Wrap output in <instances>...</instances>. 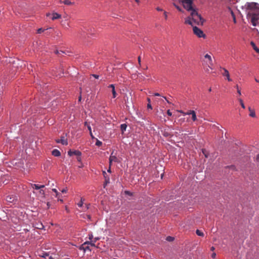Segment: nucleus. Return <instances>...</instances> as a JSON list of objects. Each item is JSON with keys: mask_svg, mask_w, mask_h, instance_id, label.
<instances>
[{"mask_svg": "<svg viewBox=\"0 0 259 259\" xmlns=\"http://www.w3.org/2000/svg\"><path fill=\"white\" fill-rule=\"evenodd\" d=\"M247 17L250 20L253 26H256L259 19V9L255 10L253 12H249Z\"/></svg>", "mask_w": 259, "mask_h": 259, "instance_id": "1", "label": "nucleus"}, {"mask_svg": "<svg viewBox=\"0 0 259 259\" xmlns=\"http://www.w3.org/2000/svg\"><path fill=\"white\" fill-rule=\"evenodd\" d=\"M191 15L192 21L198 25H202L204 20L202 18L200 15L198 14L195 10H192L191 12Z\"/></svg>", "mask_w": 259, "mask_h": 259, "instance_id": "2", "label": "nucleus"}, {"mask_svg": "<svg viewBox=\"0 0 259 259\" xmlns=\"http://www.w3.org/2000/svg\"><path fill=\"white\" fill-rule=\"evenodd\" d=\"M183 5L184 8L188 11L192 12L194 10L192 7V1L191 0H180Z\"/></svg>", "mask_w": 259, "mask_h": 259, "instance_id": "3", "label": "nucleus"}, {"mask_svg": "<svg viewBox=\"0 0 259 259\" xmlns=\"http://www.w3.org/2000/svg\"><path fill=\"white\" fill-rule=\"evenodd\" d=\"M193 30L194 33L198 37L203 38L205 37V34L203 33V31L199 29L198 27L196 26H194L193 27Z\"/></svg>", "mask_w": 259, "mask_h": 259, "instance_id": "4", "label": "nucleus"}, {"mask_svg": "<svg viewBox=\"0 0 259 259\" xmlns=\"http://www.w3.org/2000/svg\"><path fill=\"white\" fill-rule=\"evenodd\" d=\"M204 59H205V62L207 63L208 67L212 69L213 63L211 56L208 54H206L204 56Z\"/></svg>", "mask_w": 259, "mask_h": 259, "instance_id": "5", "label": "nucleus"}, {"mask_svg": "<svg viewBox=\"0 0 259 259\" xmlns=\"http://www.w3.org/2000/svg\"><path fill=\"white\" fill-rule=\"evenodd\" d=\"M56 142L57 143H61L62 145H68V142L67 139L65 138L64 136H61L60 139H57L56 140Z\"/></svg>", "mask_w": 259, "mask_h": 259, "instance_id": "6", "label": "nucleus"}, {"mask_svg": "<svg viewBox=\"0 0 259 259\" xmlns=\"http://www.w3.org/2000/svg\"><path fill=\"white\" fill-rule=\"evenodd\" d=\"M257 4L255 3H248L247 8L250 9V12H253L254 10H257Z\"/></svg>", "mask_w": 259, "mask_h": 259, "instance_id": "7", "label": "nucleus"}, {"mask_svg": "<svg viewBox=\"0 0 259 259\" xmlns=\"http://www.w3.org/2000/svg\"><path fill=\"white\" fill-rule=\"evenodd\" d=\"M221 69H222L223 70H224V72L222 73V75L224 76H226L227 77V80L229 81H232V79L230 77V74H229V71L226 69V68H221Z\"/></svg>", "mask_w": 259, "mask_h": 259, "instance_id": "8", "label": "nucleus"}, {"mask_svg": "<svg viewBox=\"0 0 259 259\" xmlns=\"http://www.w3.org/2000/svg\"><path fill=\"white\" fill-rule=\"evenodd\" d=\"M68 154L70 156H71L73 155H76L77 156H80L81 155V152H80L78 150H75L74 151H72L71 150H69V151H68Z\"/></svg>", "mask_w": 259, "mask_h": 259, "instance_id": "9", "label": "nucleus"}, {"mask_svg": "<svg viewBox=\"0 0 259 259\" xmlns=\"http://www.w3.org/2000/svg\"><path fill=\"white\" fill-rule=\"evenodd\" d=\"M113 151L112 152L111 155L109 157V161H112L113 162H117L119 163V161L118 160V159L115 155H113Z\"/></svg>", "mask_w": 259, "mask_h": 259, "instance_id": "10", "label": "nucleus"}, {"mask_svg": "<svg viewBox=\"0 0 259 259\" xmlns=\"http://www.w3.org/2000/svg\"><path fill=\"white\" fill-rule=\"evenodd\" d=\"M52 30V28H47L46 29H43L42 28H39L38 30H37V33H41V32H45V31H46V33L48 35L49 33H50L51 32L49 31L48 30Z\"/></svg>", "mask_w": 259, "mask_h": 259, "instance_id": "11", "label": "nucleus"}, {"mask_svg": "<svg viewBox=\"0 0 259 259\" xmlns=\"http://www.w3.org/2000/svg\"><path fill=\"white\" fill-rule=\"evenodd\" d=\"M103 173L104 177L105 178V184L104 185V187H105V185H106L107 184L109 183L110 178L109 177L107 176V174L105 171H104L103 172Z\"/></svg>", "mask_w": 259, "mask_h": 259, "instance_id": "12", "label": "nucleus"}, {"mask_svg": "<svg viewBox=\"0 0 259 259\" xmlns=\"http://www.w3.org/2000/svg\"><path fill=\"white\" fill-rule=\"evenodd\" d=\"M185 23L186 24L191 25V26L193 25L192 20V17H191V15H190V16H189L185 19Z\"/></svg>", "mask_w": 259, "mask_h": 259, "instance_id": "13", "label": "nucleus"}, {"mask_svg": "<svg viewBox=\"0 0 259 259\" xmlns=\"http://www.w3.org/2000/svg\"><path fill=\"white\" fill-rule=\"evenodd\" d=\"M16 199V197L13 195L7 196L6 197V200L9 202H13Z\"/></svg>", "mask_w": 259, "mask_h": 259, "instance_id": "14", "label": "nucleus"}, {"mask_svg": "<svg viewBox=\"0 0 259 259\" xmlns=\"http://www.w3.org/2000/svg\"><path fill=\"white\" fill-rule=\"evenodd\" d=\"M52 154L53 155L56 157H58L61 155L60 152L57 149H54L52 152Z\"/></svg>", "mask_w": 259, "mask_h": 259, "instance_id": "15", "label": "nucleus"}, {"mask_svg": "<svg viewBox=\"0 0 259 259\" xmlns=\"http://www.w3.org/2000/svg\"><path fill=\"white\" fill-rule=\"evenodd\" d=\"M60 18H61V15H60L57 13H54L52 14V19L53 20H56V19H59Z\"/></svg>", "mask_w": 259, "mask_h": 259, "instance_id": "16", "label": "nucleus"}, {"mask_svg": "<svg viewBox=\"0 0 259 259\" xmlns=\"http://www.w3.org/2000/svg\"><path fill=\"white\" fill-rule=\"evenodd\" d=\"M248 110L250 112L249 116L252 117H255V113L253 109H252L250 107H248Z\"/></svg>", "mask_w": 259, "mask_h": 259, "instance_id": "17", "label": "nucleus"}, {"mask_svg": "<svg viewBox=\"0 0 259 259\" xmlns=\"http://www.w3.org/2000/svg\"><path fill=\"white\" fill-rule=\"evenodd\" d=\"M250 45L251 47L253 48V50L257 53L259 54V49L256 46L254 42L251 41L250 42Z\"/></svg>", "mask_w": 259, "mask_h": 259, "instance_id": "18", "label": "nucleus"}, {"mask_svg": "<svg viewBox=\"0 0 259 259\" xmlns=\"http://www.w3.org/2000/svg\"><path fill=\"white\" fill-rule=\"evenodd\" d=\"M60 3H63L65 5H68V6L71 5L73 4V3L70 2L69 0H60Z\"/></svg>", "mask_w": 259, "mask_h": 259, "instance_id": "19", "label": "nucleus"}, {"mask_svg": "<svg viewBox=\"0 0 259 259\" xmlns=\"http://www.w3.org/2000/svg\"><path fill=\"white\" fill-rule=\"evenodd\" d=\"M89 241H86L83 244L79 246L78 248L80 250H83L85 252V245L89 244Z\"/></svg>", "mask_w": 259, "mask_h": 259, "instance_id": "20", "label": "nucleus"}, {"mask_svg": "<svg viewBox=\"0 0 259 259\" xmlns=\"http://www.w3.org/2000/svg\"><path fill=\"white\" fill-rule=\"evenodd\" d=\"M126 127L127 125L125 123L120 125V130L121 131L122 133H123L126 130Z\"/></svg>", "mask_w": 259, "mask_h": 259, "instance_id": "21", "label": "nucleus"}, {"mask_svg": "<svg viewBox=\"0 0 259 259\" xmlns=\"http://www.w3.org/2000/svg\"><path fill=\"white\" fill-rule=\"evenodd\" d=\"M192 119L193 121H195L197 120L196 113L194 111H192Z\"/></svg>", "mask_w": 259, "mask_h": 259, "instance_id": "22", "label": "nucleus"}, {"mask_svg": "<svg viewBox=\"0 0 259 259\" xmlns=\"http://www.w3.org/2000/svg\"><path fill=\"white\" fill-rule=\"evenodd\" d=\"M196 233L198 236H204V233L199 230H197L196 231Z\"/></svg>", "mask_w": 259, "mask_h": 259, "instance_id": "23", "label": "nucleus"}, {"mask_svg": "<svg viewBox=\"0 0 259 259\" xmlns=\"http://www.w3.org/2000/svg\"><path fill=\"white\" fill-rule=\"evenodd\" d=\"M39 195L43 198L45 197V191L42 190V189H40L39 191Z\"/></svg>", "mask_w": 259, "mask_h": 259, "instance_id": "24", "label": "nucleus"}, {"mask_svg": "<svg viewBox=\"0 0 259 259\" xmlns=\"http://www.w3.org/2000/svg\"><path fill=\"white\" fill-rule=\"evenodd\" d=\"M31 186L33 189H36V190H39V185L37 184H31Z\"/></svg>", "mask_w": 259, "mask_h": 259, "instance_id": "25", "label": "nucleus"}, {"mask_svg": "<svg viewBox=\"0 0 259 259\" xmlns=\"http://www.w3.org/2000/svg\"><path fill=\"white\" fill-rule=\"evenodd\" d=\"M238 100H239V102L240 103V105H241L242 108H243V109H245V105H244V104L243 103V100L241 99H239Z\"/></svg>", "mask_w": 259, "mask_h": 259, "instance_id": "26", "label": "nucleus"}, {"mask_svg": "<svg viewBox=\"0 0 259 259\" xmlns=\"http://www.w3.org/2000/svg\"><path fill=\"white\" fill-rule=\"evenodd\" d=\"M202 152L203 154L204 155L205 157H206V158L208 157V154L205 149H202Z\"/></svg>", "mask_w": 259, "mask_h": 259, "instance_id": "27", "label": "nucleus"}, {"mask_svg": "<svg viewBox=\"0 0 259 259\" xmlns=\"http://www.w3.org/2000/svg\"><path fill=\"white\" fill-rule=\"evenodd\" d=\"M102 145V142L97 139L96 145L99 147V146H101Z\"/></svg>", "mask_w": 259, "mask_h": 259, "instance_id": "28", "label": "nucleus"}, {"mask_svg": "<svg viewBox=\"0 0 259 259\" xmlns=\"http://www.w3.org/2000/svg\"><path fill=\"white\" fill-rule=\"evenodd\" d=\"M112 93L113 95V98H115L116 97L117 95L115 89L112 90Z\"/></svg>", "mask_w": 259, "mask_h": 259, "instance_id": "29", "label": "nucleus"}, {"mask_svg": "<svg viewBox=\"0 0 259 259\" xmlns=\"http://www.w3.org/2000/svg\"><path fill=\"white\" fill-rule=\"evenodd\" d=\"M89 244H87L85 245L84 248H85V251L87 250L91 251V249L89 245Z\"/></svg>", "mask_w": 259, "mask_h": 259, "instance_id": "30", "label": "nucleus"}, {"mask_svg": "<svg viewBox=\"0 0 259 259\" xmlns=\"http://www.w3.org/2000/svg\"><path fill=\"white\" fill-rule=\"evenodd\" d=\"M85 125H87L88 129L89 130V131L90 132L92 131L91 126L89 124H88V123L87 122H85Z\"/></svg>", "mask_w": 259, "mask_h": 259, "instance_id": "31", "label": "nucleus"}, {"mask_svg": "<svg viewBox=\"0 0 259 259\" xmlns=\"http://www.w3.org/2000/svg\"><path fill=\"white\" fill-rule=\"evenodd\" d=\"M166 240L168 241H171L174 240V238L171 236H168L166 238Z\"/></svg>", "mask_w": 259, "mask_h": 259, "instance_id": "32", "label": "nucleus"}, {"mask_svg": "<svg viewBox=\"0 0 259 259\" xmlns=\"http://www.w3.org/2000/svg\"><path fill=\"white\" fill-rule=\"evenodd\" d=\"M236 89H237V93H238V94H239V95H241V91H240V90L239 89L238 85H236Z\"/></svg>", "mask_w": 259, "mask_h": 259, "instance_id": "33", "label": "nucleus"}, {"mask_svg": "<svg viewBox=\"0 0 259 259\" xmlns=\"http://www.w3.org/2000/svg\"><path fill=\"white\" fill-rule=\"evenodd\" d=\"M192 111L193 110H190V111H189L188 112H187L186 113V112L185 113H183V115H192Z\"/></svg>", "mask_w": 259, "mask_h": 259, "instance_id": "34", "label": "nucleus"}, {"mask_svg": "<svg viewBox=\"0 0 259 259\" xmlns=\"http://www.w3.org/2000/svg\"><path fill=\"white\" fill-rule=\"evenodd\" d=\"M89 244H90L92 246H96L95 242L93 240H92L91 242H89Z\"/></svg>", "mask_w": 259, "mask_h": 259, "instance_id": "35", "label": "nucleus"}, {"mask_svg": "<svg viewBox=\"0 0 259 259\" xmlns=\"http://www.w3.org/2000/svg\"><path fill=\"white\" fill-rule=\"evenodd\" d=\"M124 193L126 195H128L130 196H132L133 195L132 193H131L130 191H125Z\"/></svg>", "mask_w": 259, "mask_h": 259, "instance_id": "36", "label": "nucleus"}, {"mask_svg": "<svg viewBox=\"0 0 259 259\" xmlns=\"http://www.w3.org/2000/svg\"><path fill=\"white\" fill-rule=\"evenodd\" d=\"M77 205L80 207L83 206V201L82 200V199H81L80 202L77 204Z\"/></svg>", "mask_w": 259, "mask_h": 259, "instance_id": "37", "label": "nucleus"}, {"mask_svg": "<svg viewBox=\"0 0 259 259\" xmlns=\"http://www.w3.org/2000/svg\"><path fill=\"white\" fill-rule=\"evenodd\" d=\"M185 121V118H180L179 120V122L180 124L182 123L183 122H184Z\"/></svg>", "mask_w": 259, "mask_h": 259, "instance_id": "38", "label": "nucleus"}, {"mask_svg": "<svg viewBox=\"0 0 259 259\" xmlns=\"http://www.w3.org/2000/svg\"><path fill=\"white\" fill-rule=\"evenodd\" d=\"M52 191H53V192H54L56 193V197H58V191H57V190H56V189H52Z\"/></svg>", "mask_w": 259, "mask_h": 259, "instance_id": "39", "label": "nucleus"}, {"mask_svg": "<svg viewBox=\"0 0 259 259\" xmlns=\"http://www.w3.org/2000/svg\"><path fill=\"white\" fill-rule=\"evenodd\" d=\"M231 13H232V16L233 17L234 22V23H236V19H235V15H234V13L232 12H231Z\"/></svg>", "mask_w": 259, "mask_h": 259, "instance_id": "40", "label": "nucleus"}, {"mask_svg": "<svg viewBox=\"0 0 259 259\" xmlns=\"http://www.w3.org/2000/svg\"><path fill=\"white\" fill-rule=\"evenodd\" d=\"M167 115H168V116H170L172 115V113L170 111V110H168L167 111Z\"/></svg>", "mask_w": 259, "mask_h": 259, "instance_id": "41", "label": "nucleus"}, {"mask_svg": "<svg viewBox=\"0 0 259 259\" xmlns=\"http://www.w3.org/2000/svg\"><path fill=\"white\" fill-rule=\"evenodd\" d=\"M255 160L257 162H259V154H258L255 157Z\"/></svg>", "mask_w": 259, "mask_h": 259, "instance_id": "42", "label": "nucleus"}, {"mask_svg": "<svg viewBox=\"0 0 259 259\" xmlns=\"http://www.w3.org/2000/svg\"><path fill=\"white\" fill-rule=\"evenodd\" d=\"M108 87L112 88V90L113 89H115V87H114V84H110Z\"/></svg>", "mask_w": 259, "mask_h": 259, "instance_id": "43", "label": "nucleus"}, {"mask_svg": "<svg viewBox=\"0 0 259 259\" xmlns=\"http://www.w3.org/2000/svg\"><path fill=\"white\" fill-rule=\"evenodd\" d=\"M175 6L176 7V8L179 11H181V9L178 6H177L175 4Z\"/></svg>", "mask_w": 259, "mask_h": 259, "instance_id": "44", "label": "nucleus"}, {"mask_svg": "<svg viewBox=\"0 0 259 259\" xmlns=\"http://www.w3.org/2000/svg\"><path fill=\"white\" fill-rule=\"evenodd\" d=\"M89 205L90 204H85V207L84 208V210H85V209H88L89 208Z\"/></svg>", "mask_w": 259, "mask_h": 259, "instance_id": "45", "label": "nucleus"}, {"mask_svg": "<svg viewBox=\"0 0 259 259\" xmlns=\"http://www.w3.org/2000/svg\"><path fill=\"white\" fill-rule=\"evenodd\" d=\"M164 15L165 19H167V13L166 12H164Z\"/></svg>", "mask_w": 259, "mask_h": 259, "instance_id": "46", "label": "nucleus"}, {"mask_svg": "<svg viewBox=\"0 0 259 259\" xmlns=\"http://www.w3.org/2000/svg\"><path fill=\"white\" fill-rule=\"evenodd\" d=\"M93 76L96 79H98L99 78V75H96V74H93Z\"/></svg>", "mask_w": 259, "mask_h": 259, "instance_id": "47", "label": "nucleus"}, {"mask_svg": "<svg viewBox=\"0 0 259 259\" xmlns=\"http://www.w3.org/2000/svg\"><path fill=\"white\" fill-rule=\"evenodd\" d=\"M61 192L63 193H65L67 192V189H63V190H62Z\"/></svg>", "mask_w": 259, "mask_h": 259, "instance_id": "48", "label": "nucleus"}, {"mask_svg": "<svg viewBox=\"0 0 259 259\" xmlns=\"http://www.w3.org/2000/svg\"><path fill=\"white\" fill-rule=\"evenodd\" d=\"M93 238V236L92 234L89 235V238L90 240H92Z\"/></svg>", "mask_w": 259, "mask_h": 259, "instance_id": "49", "label": "nucleus"}, {"mask_svg": "<svg viewBox=\"0 0 259 259\" xmlns=\"http://www.w3.org/2000/svg\"><path fill=\"white\" fill-rule=\"evenodd\" d=\"M147 107L148 108L152 109V106L150 103L148 104Z\"/></svg>", "mask_w": 259, "mask_h": 259, "instance_id": "50", "label": "nucleus"}, {"mask_svg": "<svg viewBox=\"0 0 259 259\" xmlns=\"http://www.w3.org/2000/svg\"><path fill=\"white\" fill-rule=\"evenodd\" d=\"M90 135H91V137H92V139L95 138V137H94V136L93 135V134H92V131H91V132H90Z\"/></svg>", "mask_w": 259, "mask_h": 259, "instance_id": "51", "label": "nucleus"}, {"mask_svg": "<svg viewBox=\"0 0 259 259\" xmlns=\"http://www.w3.org/2000/svg\"><path fill=\"white\" fill-rule=\"evenodd\" d=\"M39 189H41L44 188L45 187V185H39Z\"/></svg>", "mask_w": 259, "mask_h": 259, "instance_id": "52", "label": "nucleus"}, {"mask_svg": "<svg viewBox=\"0 0 259 259\" xmlns=\"http://www.w3.org/2000/svg\"><path fill=\"white\" fill-rule=\"evenodd\" d=\"M156 10H157L158 11H162V9H161V8H159V7H157V8H156Z\"/></svg>", "mask_w": 259, "mask_h": 259, "instance_id": "53", "label": "nucleus"}, {"mask_svg": "<svg viewBox=\"0 0 259 259\" xmlns=\"http://www.w3.org/2000/svg\"><path fill=\"white\" fill-rule=\"evenodd\" d=\"M216 256V254L215 253H213L211 255L212 258H214Z\"/></svg>", "mask_w": 259, "mask_h": 259, "instance_id": "54", "label": "nucleus"}, {"mask_svg": "<svg viewBox=\"0 0 259 259\" xmlns=\"http://www.w3.org/2000/svg\"><path fill=\"white\" fill-rule=\"evenodd\" d=\"M77 160H78V161H81V157H80V156H78V157H77Z\"/></svg>", "mask_w": 259, "mask_h": 259, "instance_id": "55", "label": "nucleus"}, {"mask_svg": "<svg viewBox=\"0 0 259 259\" xmlns=\"http://www.w3.org/2000/svg\"><path fill=\"white\" fill-rule=\"evenodd\" d=\"M138 62H139V63L140 64V63H141V57H140V56H139L138 57Z\"/></svg>", "mask_w": 259, "mask_h": 259, "instance_id": "56", "label": "nucleus"}, {"mask_svg": "<svg viewBox=\"0 0 259 259\" xmlns=\"http://www.w3.org/2000/svg\"><path fill=\"white\" fill-rule=\"evenodd\" d=\"M154 96H159L160 94L159 93H155Z\"/></svg>", "mask_w": 259, "mask_h": 259, "instance_id": "57", "label": "nucleus"}, {"mask_svg": "<svg viewBox=\"0 0 259 259\" xmlns=\"http://www.w3.org/2000/svg\"><path fill=\"white\" fill-rule=\"evenodd\" d=\"M99 240V238H95L94 240H93L94 241V242H96L97 240Z\"/></svg>", "mask_w": 259, "mask_h": 259, "instance_id": "58", "label": "nucleus"}, {"mask_svg": "<svg viewBox=\"0 0 259 259\" xmlns=\"http://www.w3.org/2000/svg\"><path fill=\"white\" fill-rule=\"evenodd\" d=\"M46 256H49V255L47 253H45L42 256L46 257Z\"/></svg>", "mask_w": 259, "mask_h": 259, "instance_id": "59", "label": "nucleus"}, {"mask_svg": "<svg viewBox=\"0 0 259 259\" xmlns=\"http://www.w3.org/2000/svg\"><path fill=\"white\" fill-rule=\"evenodd\" d=\"M108 172H111V168H110V166H109V169L107 170Z\"/></svg>", "mask_w": 259, "mask_h": 259, "instance_id": "60", "label": "nucleus"}, {"mask_svg": "<svg viewBox=\"0 0 259 259\" xmlns=\"http://www.w3.org/2000/svg\"><path fill=\"white\" fill-rule=\"evenodd\" d=\"M42 227H43V225L42 224H41L40 227H37V228L41 229Z\"/></svg>", "mask_w": 259, "mask_h": 259, "instance_id": "61", "label": "nucleus"}, {"mask_svg": "<svg viewBox=\"0 0 259 259\" xmlns=\"http://www.w3.org/2000/svg\"><path fill=\"white\" fill-rule=\"evenodd\" d=\"M112 162H113L112 161H109V165H110V166H111Z\"/></svg>", "mask_w": 259, "mask_h": 259, "instance_id": "62", "label": "nucleus"}, {"mask_svg": "<svg viewBox=\"0 0 259 259\" xmlns=\"http://www.w3.org/2000/svg\"><path fill=\"white\" fill-rule=\"evenodd\" d=\"M50 204L49 202H48V203H47V206H48V208H49V207H50Z\"/></svg>", "mask_w": 259, "mask_h": 259, "instance_id": "63", "label": "nucleus"}, {"mask_svg": "<svg viewBox=\"0 0 259 259\" xmlns=\"http://www.w3.org/2000/svg\"><path fill=\"white\" fill-rule=\"evenodd\" d=\"M255 81H256V82H258V83H259V80H258L257 79L255 78Z\"/></svg>", "mask_w": 259, "mask_h": 259, "instance_id": "64", "label": "nucleus"}]
</instances>
